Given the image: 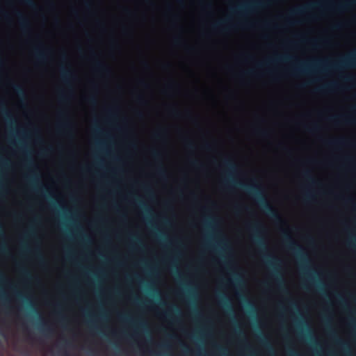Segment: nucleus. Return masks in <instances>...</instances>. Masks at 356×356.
<instances>
[{
  "label": "nucleus",
  "mask_w": 356,
  "mask_h": 356,
  "mask_svg": "<svg viewBox=\"0 0 356 356\" xmlns=\"http://www.w3.org/2000/svg\"><path fill=\"white\" fill-rule=\"evenodd\" d=\"M223 165L228 171V177L223 181L225 186L227 188L232 186L238 187L245 191L248 194L254 196L265 213L276 224L282 225L284 221L278 212L267 201L261 186L257 184H246L233 178V174L237 170V165L231 159H225L222 162Z\"/></svg>",
  "instance_id": "1"
},
{
  "label": "nucleus",
  "mask_w": 356,
  "mask_h": 356,
  "mask_svg": "<svg viewBox=\"0 0 356 356\" xmlns=\"http://www.w3.org/2000/svg\"><path fill=\"white\" fill-rule=\"evenodd\" d=\"M356 6V0H340L337 2L332 1H318L311 3L301 8H298L291 12L293 15H301L311 9H318L335 13H343Z\"/></svg>",
  "instance_id": "2"
},
{
  "label": "nucleus",
  "mask_w": 356,
  "mask_h": 356,
  "mask_svg": "<svg viewBox=\"0 0 356 356\" xmlns=\"http://www.w3.org/2000/svg\"><path fill=\"white\" fill-rule=\"evenodd\" d=\"M282 232L285 245L287 248L295 253L300 264V268L302 273L309 277L310 275V270L309 268V260L307 255L305 253L302 248L293 240L288 231L283 229Z\"/></svg>",
  "instance_id": "3"
},
{
  "label": "nucleus",
  "mask_w": 356,
  "mask_h": 356,
  "mask_svg": "<svg viewBox=\"0 0 356 356\" xmlns=\"http://www.w3.org/2000/svg\"><path fill=\"white\" fill-rule=\"evenodd\" d=\"M264 259L268 266L272 269V276L277 282L280 289H284L285 292H288L284 287V282L281 276V274L279 271V266L280 265V260L276 258L275 257L269 254H264Z\"/></svg>",
  "instance_id": "4"
},
{
  "label": "nucleus",
  "mask_w": 356,
  "mask_h": 356,
  "mask_svg": "<svg viewBox=\"0 0 356 356\" xmlns=\"http://www.w3.org/2000/svg\"><path fill=\"white\" fill-rule=\"evenodd\" d=\"M348 67L356 68V50L335 63H329L328 60H326V70H339Z\"/></svg>",
  "instance_id": "5"
},
{
  "label": "nucleus",
  "mask_w": 356,
  "mask_h": 356,
  "mask_svg": "<svg viewBox=\"0 0 356 356\" xmlns=\"http://www.w3.org/2000/svg\"><path fill=\"white\" fill-rule=\"evenodd\" d=\"M248 229L252 232V239L261 251L267 250L266 243L263 236L264 227L258 221L248 225Z\"/></svg>",
  "instance_id": "6"
},
{
  "label": "nucleus",
  "mask_w": 356,
  "mask_h": 356,
  "mask_svg": "<svg viewBox=\"0 0 356 356\" xmlns=\"http://www.w3.org/2000/svg\"><path fill=\"white\" fill-rule=\"evenodd\" d=\"M49 49L44 47L43 44H40L34 47L33 55L37 61L40 63H44L47 58Z\"/></svg>",
  "instance_id": "7"
},
{
  "label": "nucleus",
  "mask_w": 356,
  "mask_h": 356,
  "mask_svg": "<svg viewBox=\"0 0 356 356\" xmlns=\"http://www.w3.org/2000/svg\"><path fill=\"white\" fill-rule=\"evenodd\" d=\"M15 14L18 19L22 30L24 33L29 31L30 29V23L27 18L21 12L18 10L16 11Z\"/></svg>",
  "instance_id": "8"
},
{
  "label": "nucleus",
  "mask_w": 356,
  "mask_h": 356,
  "mask_svg": "<svg viewBox=\"0 0 356 356\" xmlns=\"http://www.w3.org/2000/svg\"><path fill=\"white\" fill-rule=\"evenodd\" d=\"M60 75L62 80L65 83H68L70 81L74 78V74L71 69L66 67L63 65L60 66Z\"/></svg>",
  "instance_id": "9"
},
{
  "label": "nucleus",
  "mask_w": 356,
  "mask_h": 356,
  "mask_svg": "<svg viewBox=\"0 0 356 356\" xmlns=\"http://www.w3.org/2000/svg\"><path fill=\"white\" fill-rule=\"evenodd\" d=\"M291 58H292V57L289 56H276L274 58L269 59V60H268L265 63H259L257 65V67H264L266 65H268L269 64L275 63H277V62L287 61V60H291Z\"/></svg>",
  "instance_id": "10"
},
{
  "label": "nucleus",
  "mask_w": 356,
  "mask_h": 356,
  "mask_svg": "<svg viewBox=\"0 0 356 356\" xmlns=\"http://www.w3.org/2000/svg\"><path fill=\"white\" fill-rule=\"evenodd\" d=\"M59 116L61 121L58 123V129L60 130H67L70 127V122L69 118L64 111L59 112Z\"/></svg>",
  "instance_id": "11"
},
{
  "label": "nucleus",
  "mask_w": 356,
  "mask_h": 356,
  "mask_svg": "<svg viewBox=\"0 0 356 356\" xmlns=\"http://www.w3.org/2000/svg\"><path fill=\"white\" fill-rule=\"evenodd\" d=\"M325 143L329 146L337 147L346 145L348 144V140L346 138H341L325 140Z\"/></svg>",
  "instance_id": "12"
},
{
  "label": "nucleus",
  "mask_w": 356,
  "mask_h": 356,
  "mask_svg": "<svg viewBox=\"0 0 356 356\" xmlns=\"http://www.w3.org/2000/svg\"><path fill=\"white\" fill-rule=\"evenodd\" d=\"M330 120H333L337 124L343 122L347 124H350L355 122L354 119L350 116L333 117L331 118Z\"/></svg>",
  "instance_id": "13"
},
{
  "label": "nucleus",
  "mask_w": 356,
  "mask_h": 356,
  "mask_svg": "<svg viewBox=\"0 0 356 356\" xmlns=\"http://www.w3.org/2000/svg\"><path fill=\"white\" fill-rule=\"evenodd\" d=\"M94 65H95V68L97 72H101V73L109 72V69H108V66L104 63H103L99 60H95Z\"/></svg>",
  "instance_id": "14"
},
{
  "label": "nucleus",
  "mask_w": 356,
  "mask_h": 356,
  "mask_svg": "<svg viewBox=\"0 0 356 356\" xmlns=\"http://www.w3.org/2000/svg\"><path fill=\"white\" fill-rule=\"evenodd\" d=\"M0 110H1V113L5 115L7 121L12 122L13 117H12L10 113L7 109L5 102L1 99H0Z\"/></svg>",
  "instance_id": "15"
},
{
  "label": "nucleus",
  "mask_w": 356,
  "mask_h": 356,
  "mask_svg": "<svg viewBox=\"0 0 356 356\" xmlns=\"http://www.w3.org/2000/svg\"><path fill=\"white\" fill-rule=\"evenodd\" d=\"M338 88V84L336 82H331L321 86L318 90L321 92L332 91Z\"/></svg>",
  "instance_id": "16"
},
{
  "label": "nucleus",
  "mask_w": 356,
  "mask_h": 356,
  "mask_svg": "<svg viewBox=\"0 0 356 356\" xmlns=\"http://www.w3.org/2000/svg\"><path fill=\"white\" fill-rule=\"evenodd\" d=\"M303 177L304 178L308 181L309 183L316 185L318 184V182L316 181V179L314 178V177L312 175V173L309 170H305L303 172Z\"/></svg>",
  "instance_id": "17"
},
{
  "label": "nucleus",
  "mask_w": 356,
  "mask_h": 356,
  "mask_svg": "<svg viewBox=\"0 0 356 356\" xmlns=\"http://www.w3.org/2000/svg\"><path fill=\"white\" fill-rule=\"evenodd\" d=\"M30 172H31V174L29 176H28L27 178L30 181L31 184L33 186H35L38 180V175L36 174L35 171L33 169H31Z\"/></svg>",
  "instance_id": "18"
},
{
  "label": "nucleus",
  "mask_w": 356,
  "mask_h": 356,
  "mask_svg": "<svg viewBox=\"0 0 356 356\" xmlns=\"http://www.w3.org/2000/svg\"><path fill=\"white\" fill-rule=\"evenodd\" d=\"M259 339H260V341L261 343L270 351V352H272L273 353L274 350L273 349V347L271 346V344L269 343L268 340L267 339V338L264 336V335H261L260 337H259Z\"/></svg>",
  "instance_id": "19"
},
{
  "label": "nucleus",
  "mask_w": 356,
  "mask_h": 356,
  "mask_svg": "<svg viewBox=\"0 0 356 356\" xmlns=\"http://www.w3.org/2000/svg\"><path fill=\"white\" fill-rule=\"evenodd\" d=\"M12 88L18 95L22 97H24L25 95V91L22 86L19 84H13Z\"/></svg>",
  "instance_id": "20"
},
{
  "label": "nucleus",
  "mask_w": 356,
  "mask_h": 356,
  "mask_svg": "<svg viewBox=\"0 0 356 356\" xmlns=\"http://www.w3.org/2000/svg\"><path fill=\"white\" fill-rule=\"evenodd\" d=\"M212 27L213 29H220V28H222V27H224L225 29H227V28H231L230 26H228L226 20H222V21L217 22H216L215 24H213Z\"/></svg>",
  "instance_id": "21"
},
{
  "label": "nucleus",
  "mask_w": 356,
  "mask_h": 356,
  "mask_svg": "<svg viewBox=\"0 0 356 356\" xmlns=\"http://www.w3.org/2000/svg\"><path fill=\"white\" fill-rule=\"evenodd\" d=\"M216 223V219L213 217H208L204 220V225L207 228L213 227Z\"/></svg>",
  "instance_id": "22"
},
{
  "label": "nucleus",
  "mask_w": 356,
  "mask_h": 356,
  "mask_svg": "<svg viewBox=\"0 0 356 356\" xmlns=\"http://www.w3.org/2000/svg\"><path fill=\"white\" fill-rule=\"evenodd\" d=\"M218 297L220 298V302L227 308L232 309L230 304L228 302V300L227 299V297L225 296L224 293H220L218 295Z\"/></svg>",
  "instance_id": "23"
},
{
  "label": "nucleus",
  "mask_w": 356,
  "mask_h": 356,
  "mask_svg": "<svg viewBox=\"0 0 356 356\" xmlns=\"http://www.w3.org/2000/svg\"><path fill=\"white\" fill-rule=\"evenodd\" d=\"M166 134V131L164 129H159L154 134L155 138L160 140L162 139Z\"/></svg>",
  "instance_id": "24"
},
{
  "label": "nucleus",
  "mask_w": 356,
  "mask_h": 356,
  "mask_svg": "<svg viewBox=\"0 0 356 356\" xmlns=\"http://www.w3.org/2000/svg\"><path fill=\"white\" fill-rule=\"evenodd\" d=\"M151 154L152 157L156 160H159L161 157V152L156 149H152L151 150Z\"/></svg>",
  "instance_id": "25"
},
{
  "label": "nucleus",
  "mask_w": 356,
  "mask_h": 356,
  "mask_svg": "<svg viewBox=\"0 0 356 356\" xmlns=\"http://www.w3.org/2000/svg\"><path fill=\"white\" fill-rule=\"evenodd\" d=\"M20 1L24 4L29 6L31 8H36V4L35 3L33 0H20Z\"/></svg>",
  "instance_id": "26"
},
{
  "label": "nucleus",
  "mask_w": 356,
  "mask_h": 356,
  "mask_svg": "<svg viewBox=\"0 0 356 356\" xmlns=\"http://www.w3.org/2000/svg\"><path fill=\"white\" fill-rule=\"evenodd\" d=\"M185 144L186 148L189 150H193L195 147L194 143L191 140H186Z\"/></svg>",
  "instance_id": "27"
},
{
  "label": "nucleus",
  "mask_w": 356,
  "mask_h": 356,
  "mask_svg": "<svg viewBox=\"0 0 356 356\" xmlns=\"http://www.w3.org/2000/svg\"><path fill=\"white\" fill-rule=\"evenodd\" d=\"M157 172H158V175L162 177H164L166 175L165 170L161 165H159L158 169H157Z\"/></svg>",
  "instance_id": "28"
},
{
  "label": "nucleus",
  "mask_w": 356,
  "mask_h": 356,
  "mask_svg": "<svg viewBox=\"0 0 356 356\" xmlns=\"http://www.w3.org/2000/svg\"><path fill=\"white\" fill-rule=\"evenodd\" d=\"M191 165L196 168H201L203 165L200 163L197 160H192L191 162Z\"/></svg>",
  "instance_id": "29"
},
{
  "label": "nucleus",
  "mask_w": 356,
  "mask_h": 356,
  "mask_svg": "<svg viewBox=\"0 0 356 356\" xmlns=\"http://www.w3.org/2000/svg\"><path fill=\"white\" fill-rule=\"evenodd\" d=\"M22 273L26 279L30 280L32 278L31 274L28 270L22 269Z\"/></svg>",
  "instance_id": "30"
},
{
  "label": "nucleus",
  "mask_w": 356,
  "mask_h": 356,
  "mask_svg": "<svg viewBox=\"0 0 356 356\" xmlns=\"http://www.w3.org/2000/svg\"><path fill=\"white\" fill-rule=\"evenodd\" d=\"M232 275H233V277L236 283H240L241 282V279L238 273H233Z\"/></svg>",
  "instance_id": "31"
},
{
  "label": "nucleus",
  "mask_w": 356,
  "mask_h": 356,
  "mask_svg": "<svg viewBox=\"0 0 356 356\" xmlns=\"http://www.w3.org/2000/svg\"><path fill=\"white\" fill-rule=\"evenodd\" d=\"M88 102L91 104H95L97 103V99H96V97H94V96H90L88 99Z\"/></svg>",
  "instance_id": "32"
},
{
  "label": "nucleus",
  "mask_w": 356,
  "mask_h": 356,
  "mask_svg": "<svg viewBox=\"0 0 356 356\" xmlns=\"http://www.w3.org/2000/svg\"><path fill=\"white\" fill-rule=\"evenodd\" d=\"M313 198V195L311 194V193H309V191H307L305 193V199L306 200H309Z\"/></svg>",
  "instance_id": "33"
},
{
  "label": "nucleus",
  "mask_w": 356,
  "mask_h": 356,
  "mask_svg": "<svg viewBox=\"0 0 356 356\" xmlns=\"http://www.w3.org/2000/svg\"><path fill=\"white\" fill-rule=\"evenodd\" d=\"M219 244L223 248H227V241L225 238H222V240L220 241V243Z\"/></svg>",
  "instance_id": "34"
},
{
  "label": "nucleus",
  "mask_w": 356,
  "mask_h": 356,
  "mask_svg": "<svg viewBox=\"0 0 356 356\" xmlns=\"http://www.w3.org/2000/svg\"><path fill=\"white\" fill-rule=\"evenodd\" d=\"M204 148L208 151H210L212 149V145L211 144L207 143L204 145Z\"/></svg>",
  "instance_id": "35"
},
{
  "label": "nucleus",
  "mask_w": 356,
  "mask_h": 356,
  "mask_svg": "<svg viewBox=\"0 0 356 356\" xmlns=\"http://www.w3.org/2000/svg\"><path fill=\"white\" fill-rule=\"evenodd\" d=\"M320 129V127L319 126L315 124L314 126H312L310 129H309V131H317Z\"/></svg>",
  "instance_id": "36"
},
{
  "label": "nucleus",
  "mask_w": 356,
  "mask_h": 356,
  "mask_svg": "<svg viewBox=\"0 0 356 356\" xmlns=\"http://www.w3.org/2000/svg\"><path fill=\"white\" fill-rule=\"evenodd\" d=\"M170 112H171L172 115H173L174 116H176V117H178L180 114V113L175 108L172 109L170 111Z\"/></svg>",
  "instance_id": "37"
},
{
  "label": "nucleus",
  "mask_w": 356,
  "mask_h": 356,
  "mask_svg": "<svg viewBox=\"0 0 356 356\" xmlns=\"http://www.w3.org/2000/svg\"><path fill=\"white\" fill-rule=\"evenodd\" d=\"M0 16L5 18V19H8V15L7 13H6L5 11L3 10H1L0 11Z\"/></svg>",
  "instance_id": "38"
},
{
  "label": "nucleus",
  "mask_w": 356,
  "mask_h": 356,
  "mask_svg": "<svg viewBox=\"0 0 356 356\" xmlns=\"http://www.w3.org/2000/svg\"><path fill=\"white\" fill-rule=\"evenodd\" d=\"M343 80L345 81H351L353 80V77L350 76H345L342 77Z\"/></svg>",
  "instance_id": "39"
},
{
  "label": "nucleus",
  "mask_w": 356,
  "mask_h": 356,
  "mask_svg": "<svg viewBox=\"0 0 356 356\" xmlns=\"http://www.w3.org/2000/svg\"><path fill=\"white\" fill-rule=\"evenodd\" d=\"M120 317L124 321H132V320L127 315H122Z\"/></svg>",
  "instance_id": "40"
},
{
  "label": "nucleus",
  "mask_w": 356,
  "mask_h": 356,
  "mask_svg": "<svg viewBox=\"0 0 356 356\" xmlns=\"http://www.w3.org/2000/svg\"><path fill=\"white\" fill-rule=\"evenodd\" d=\"M175 42L176 44L180 45L182 42V40H181V38L177 37V38H175Z\"/></svg>",
  "instance_id": "41"
},
{
  "label": "nucleus",
  "mask_w": 356,
  "mask_h": 356,
  "mask_svg": "<svg viewBox=\"0 0 356 356\" xmlns=\"http://www.w3.org/2000/svg\"><path fill=\"white\" fill-rule=\"evenodd\" d=\"M0 235L1 236H4V229H3V226L1 221H0Z\"/></svg>",
  "instance_id": "42"
},
{
  "label": "nucleus",
  "mask_w": 356,
  "mask_h": 356,
  "mask_svg": "<svg viewBox=\"0 0 356 356\" xmlns=\"http://www.w3.org/2000/svg\"><path fill=\"white\" fill-rule=\"evenodd\" d=\"M245 302H246V304H247V306L251 309V310H253L254 309V305L250 302H249L248 300H245Z\"/></svg>",
  "instance_id": "43"
},
{
  "label": "nucleus",
  "mask_w": 356,
  "mask_h": 356,
  "mask_svg": "<svg viewBox=\"0 0 356 356\" xmlns=\"http://www.w3.org/2000/svg\"><path fill=\"white\" fill-rule=\"evenodd\" d=\"M108 113L109 115H110L111 117H112V118H114V117L115 116V113H114V111H113V108L109 109V110L108 111Z\"/></svg>",
  "instance_id": "44"
},
{
  "label": "nucleus",
  "mask_w": 356,
  "mask_h": 356,
  "mask_svg": "<svg viewBox=\"0 0 356 356\" xmlns=\"http://www.w3.org/2000/svg\"><path fill=\"white\" fill-rule=\"evenodd\" d=\"M259 134L260 135H261L262 136H264V137H266V136H268V132H267L266 131H265V130H261V131H259Z\"/></svg>",
  "instance_id": "45"
},
{
  "label": "nucleus",
  "mask_w": 356,
  "mask_h": 356,
  "mask_svg": "<svg viewBox=\"0 0 356 356\" xmlns=\"http://www.w3.org/2000/svg\"><path fill=\"white\" fill-rule=\"evenodd\" d=\"M42 330L46 332H50L51 330L49 327L44 326L42 327Z\"/></svg>",
  "instance_id": "46"
},
{
  "label": "nucleus",
  "mask_w": 356,
  "mask_h": 356,
  "mask_svg": "<svg viewBox=\"0 0 356 356\" xmlns=\"http://www.w3.org/2000/svg\"><path fill=\"white\" fill-rule=\"evenodd\" d=\"M37 257L38 258V259L41 261V262H44V258L42 257V255L41 254L40 252H38V254H37Z\"/></svg>",
  "instance_id": "47"
},
{
  "label": "nucleus",
  "mask_w": 356,
  "mask_h": 356,
  "mask_svg": "<svg viewBox=\"0 0 356 356\" xmlns=\"http://www.w3.org/2000/svg\"><path fill=\"white\" fill-rule=\"evenodd\" d=\"M60 99L62 102H65L66 100V97L63 92L60 93Z\"/></svg>",
  "instance_id": "48"
},
{
  "label": "nucleus",
  "mask_w": 356,
  "mask_h": 356,
  "mask_svg": "<svg viewBox=\"0 0 356 356\" xmlns=\"http://www.w3.org/2000/svg\"><path fill=\"white\" fill-rule=\"evenodd\" d=\"M132 241L136 243H140V241L139 240V238L136 236H133L132 237Z\"/></svg>",
  "instance_id": "49"
},
{
  "label": "nucleus",
  "mask_w": 356,
  "mask_h": 356,
  "mask_svg": "<svg viewBox=\"0 0 356 356\" xmlns=\"http://www.w3.org/2000/svg\"><path fill=\"white\" fill-rule=\"evenodd\" d=\"M138 325H139L141 327H143V328H145V327H147L146 323H145V322H143V321H140V322H139V323H138Z\"/></svg>",
  "instance_id": "50"
},
{
  "label": "nucleus",
  "mask_w": 356,
  "mask_h": 356,
  "mask_svg": "<svg viewBox=\"0 0 356 356\" xmlns=\"http://www.w3.org/2000/svg\"><path fill=\"white\" fill-rule=\"evenodd\" d=\"M143 100H144V99H143V96H141V95H138V96L137 97V101H138V102H140V103H143Z\"/></svg>",
  "instance_id": "51"
},
{
  "label": "nucleus",
  "mask_w": 356,
  "mask_h": 356,
  "mask_svg": "<svg viewBox=\"0 0 356 356\" xmlns=\"http://www.w3.org/2000/svg\"><path fill=\"white\" fill-rule=\"evenodd\" d=\"M1 252L3 253V254H7L8 252V249L5 247V246H3L2 248H1Z\"/></svg>",
  "instance_id": "52"
},
{
  "label": "nucleus",
  "mask_w": 356,
  "mask_h": 356,
  "mask_svg": "<svg viewBox=\"0 0 356 356\" xmlns=\"http://www.w3.org/2000/svg\"><path fill=\"white\" fill-rule=\"evenodd\" d=\"M172 310L173 312H176V313H179V309H178L177 307H175V306H174V307H172Z\"/></svg>",
  "instance_id": "53"
},
{
  "label": "nucleus",
  "mask_w": 356,
  "mask_h": 356,
  "mask_svg": "<svg viewBox=\"0 0 356 356\" xmlns=\"http://www.w3.org/2000/svg\"><path fill=\"white\" fill-rule=\"evenodd\" d=\"M290 355H291V356H298V355H297V353H296L295 351H293V350H291V351H290Z\"/></svg>",
  "instance_id": "54"
},
{
  "label": "nucleus",
  "mask_w": 356,
  "mask_h": 356,
  "mask_svg": "<svg viewBox=\"0 0 356 356\" xmlns=\"http://www.w3.org/2000/svg\"><path fill=\"white\" fill-rule=\"evenodd\" d=\"M218 349L221 351V352H225V349L223 348L221 346H218Z\"/></svg>",
  "instance_id": "55"
},
{
  "label": "nucleus",
  "mask_w": 356,
  "mask_h": 356,
  "mask_svg": "<svg viewBox=\"0 0 356 356\" xmlns=\"http://www.w3.org/2000/svg\"><path fill=\"white\" fill-rule=\"evenodd\" d=\"M336 342L337 343L343 344V343H342V341L340 339H339L338 338H336Z\"/></svg>",
  "instance_id": "56"
},
{
  "label": "nucleus",
  "mask_w": 356,
  "mask_h": 356,
  "mask_svg": "<svg viewBox=\"0 0 356 356\" xmlns=\"http://www.w3.org/2000/svg\"><path fill=\"white\" fill-rule=\"evenodd\" d=\"M4 279V275L2 273L1 271H0V280H2Z\"/></svg>",
  "instance_id": "57"
},
{
  "label": "nucleus",
  "mask_w": 356,
  "mask_h": 356,
  "mask_svg": "<svg viewBox=\"0 0 356 356\" xmlns=\"http://www.w3.org/2000/svg\"><path fill=\"white\" fill-rule=\"evenodd\" d=\"M287 24H289V25H293L295 24V22L289 21V20H287Z\"/></svg>",
  "instance_id": "58"
},
{
  "label": "nucleus",
  "mask_w": 356,
  "mask_h": 356,
  "mask_svg": "<svg viewBox=\"0 0 356 356\" xmlns=\"http://www.w3.org/2000/svg\"><path fill=\"white\" fill-rule=\"evenodd\" d=\"M245 74H253V71H252V70L247 71V72H245Z\"/></svg>",
  "instance_id": "59"
},
{
  "label": "nucleus",
  "mask_w": 356,
  "mask_h": 356,
  "mask_svg": "<svg viewBox=\"0 0 356 356\" xmlns=\"http://www.w3.org/2000/svg\"><path fill=\"white\" fill-rule=\"evenodd\" d=\"M62 59H63V60H65L67 59V56H66V55H65V54H63V55H62Z\"/></svg>",
  "instance_id": "60"
},
{
  "label": "nucleus",
  "mask_w": 356,
  "mask_h": 356,
  "mask_svg": "<svg viewBox=\"0 0 356 356\" xmlns=\"http://www.w3.org/2000/svg\"><path fill=\"white\" fill-rule=\"evenodd\" d=\"M22 248H23V250H25V251L28 250V248H27V247H26L25 245H22Z\"/></svg>",
  "instance_id": "61"
},
{
  "label": "nucleus",
  "mask_w": 356,
  "mask_h": 356,
  "mask_svg": "<svg viewBox=\"0 0 356 356\" xmlns=\"http://www.w3.org/2000/svg\"><path fill=\"white\" fill-rule=\"evenodd\" d=\"M140 83L141 85H143V86H147V84H146L143 81H140Z\"/></svg>",
  "instance_id": "62"
},
{
  "label": "nucleus",
  "mask_w": 356,
  "mask_h": 356,
  "mask_svg": "<svg viewBox=\"0 0 356 356\" xmlns=\"http://www.w3.org/2000/svg\"><path fill=\"white\" fill-rule=\"evenodd\" d=\"M139 203L142 207L145 208V205L142 202L139 201Z\"/></svg>",
  "instance_id": "63"
},
{
  "label": "nucleus",
  "mask_w": 356,
  "mask_h": 356,
  "mask_svg": "<svg viewBox=\"0 0 356 356\" xmlns=\"http://www.w3.org/2000/svg\"><path fill=\"white\" fill-rule=\"evenodd\" d=\"M303 287L305 288V289H308L309 288L308 285L307 284H305V283L303 284Z\"/></svg>",
  "instance_id": "64"
}]
</instances>
